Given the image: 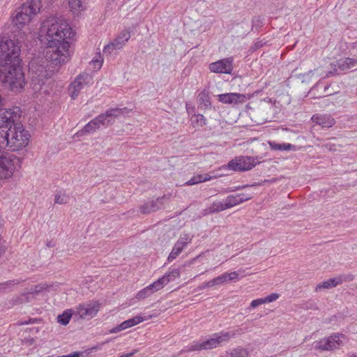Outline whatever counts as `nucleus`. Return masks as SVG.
Returning a JSON list of instances; mask_svg holds the SVG:
<instances>
[{"label": "nucleus", "instance_id": "obj_22", "mask_svg": "<svg viewBox=\"0 0 357 357\" xmlns=\"http://www.w3.org/2000/svg\"><path fill=\"white\" fill-rule=\"evenodd\" d=\"M227 206L225 201L223 202H214L209 207L206 209L207 213H214L227 209Z\"/></svg>", "mask_w": 357, "mask_h": 357}, {"label": "nucleus", "instance_id": "obj_8", "mask_svg": "<svg viewBox=\"0 0 357 357\" xmlns=\"http://www.w3.org/2000/svg\"><path fill=\"white\" fill-rule=\"evenodd\" d=\"M91 81V76L87 73L79 75L68 87V93L72 99H75L81 91L88 86Z\"/></svg>", "mask_w": 357, "mask_h": 357}, {"label": "nucleus", "instance_id": "obj_10", "mask_svg": "<svg viewBox=\"0 0 357 357\" xmlns=\"http://www.w3.org/2000/svg\"><path fill=\"white\" fill-rule=\"evenodd\" d=\"M233 59L227 58L211 63L209 65V70L213 73L230 74L233 69Z\"/></svg>", "mask_w": 357, "mask_h": 357}, {"label": "nucleus", "instance_id": "obj_11", "mask_svg": "<svg viewBox=\"0 0 357 357\" xmlns=\"http://www.w3.org/2000/svg\"><path fill=\"white\" fill-rule=\"evenodd\" d=\"M99 311V304L96 302L79 305L77 312L83 319H90L95 317Z\"/></svg>", "mask_w": 357, "mask_h": 357}, {"label": "nucleus", "instance_id": "obj_48", "mask_svg": "<svg viewBox=\"0 0 357 357\" xmlns=\"http://www.w3.org/2000/svg\"><path fill=\"white\" fill-rule=\"evenodd\" d=\"M326 149H328L329 151H335V145L332 144L331 143H326L323 145Z\"/></svg>", "mask_w": 357, "mask_h": 357}, {"label": "nucleus", "instance_id": "obj_39", "mask_svg": "<svg viewBox=\"0 0 357 357\" xmlns=\"http://www.w3.org/2000/svg\"><path fill=\"white\" fill-rule=\"evenodd\" d=\"M191 241L192 238L188 234H185L183 236H181L177 242L183 243V248H185Z\"/></svg>", "mask_w": 357, "mask_h": 357}, {"label": "nucleus", "instance_id": "obj_40", "mask_svg": "<svg viewBox=\"0 0 357 357\" xmlns=\"http://www.w3.org/2000/svg\"><path fill=\"white\" fill-rule=\"evenodd\" d=\"M23 294L26 298V303L31 302L36 297L30 289H29L27 291L23 292Z\"/></svg>", "mask_w": 357, "mask_h": 357}, {"label": "nucleus", "instance_id": "obj_2", "mask_svg": "<svg viewBox=\"0 0 357 357\" xmlns=\"http://www.w3.org/2000/svg\"><path fill=\"white\" fill-rule=\"evenodd\" d=\"M21 62L5 63L1 60L0 82L5 89L14 93H20L24 89L26 82Z\"/></svg>", "mask_w": 357, "mask_h": 357}, {"label": "nucleus", "instance_id": "obj_34", "mask_svg": "<svg viewBox=\"0 0 357 357\" xmlns=\"http://www.w3.org/2000/svg\"><path fill=\"white\" fill-rule=\"evenodd\" d=\"M225 201L228 208L241 204L240 201L238 200V195H229L225 199Z\"/></svg>", "mask_w": 357, "mask_h": 357}, {"label": "nucleus", "instance_id": "obj_3", "mask_svg": "<svg viewBox=\"0 0 357 357\" xmlns=\"http://www.w3.org/2000/svg\"><path fill=\"white\" fill-rule=\"evenodd\" d=\"M61 64H56L52 61L47 60L46 59V51L45 52L44 59H38L31 61L29 68L31 83L34 85V87L37 89V86L40 87L44 84L45 80L57 70L56 67Z\"/></svg>", "mask_w": 357, "mask_h": 357}, {"label": "nucleus", "instance_id": "obj_57", "mask_svg": "<svg viewBox=\"0 0 357 357\" xmlns=\"http://www.w3.org/2000/svg\"><path fill=\"white\" fill-rule=\"evenodd\" d=\"M266 182H269V181L268 180H264V183H266Z\"/></svg>", "mask_w": 357, "mask_h": 357}, {"label": "nucleus", "instance_id": "obj_18", "mask_svg": "<svg viewBox=\"0 0 357 357\" xmlns=\"http://www.w3.org/2000/svg\"><path fill=\"white\" fill-rule=\"evenodd\" d=\"M159 284H160V282L155 281L153 283L149 284L144 289L139 291L137 293L136 298L137 299H144V298H147L148 296H151L154 292L161 289V287H160Z\"/></svg>", "mask_w": 357, "mask_h": 357}, {"label": "nucleus", "instance_id": "obj_51", "mask_svg": "<svg viewBox=\"0 0 357 357\" xmlns=\"http://www.w3.org/2000/svg\"><path fill=\"white\" fill-rule=\"evenodd\" d=\"M4 98L2 97V96L0 94V109H3L2 107L4 105Z\"/></svg>", "mask_w": 357, "mask_h": 357}, {"label": "nucleus", "instance_id": "obj_14", "mask_svg": "<svg viewBox=\"0 0 357 357\" xmlns=\"http://www.w3.org/2000/svg\"><path fill=\"white\" fill-rule=\"evenodd\" d=\"M146 320V319H144L142 317L140 316H136L133 318L129 319L126 321H123L121 324L119 326L112 328L109 331L110 333H119L123 330L127 329L130 327L134 326L143 321Z\"/></svg>", "mask_w": 357, "mask_h": 357}, {"label": "nucleus", "instance_id": "obj_53", "mask_svg": "<svg viewBox=\"0 0 357 357\" xmlns=\"http://www.w3.org/2000/svg\"><path fill=\"white\" fill-rule=\"evenodd\" d=\"M317 86H318V84H316V86H314V87H313L310 91L309 93H312L314 91L315 87H317Z\"/></svg>", "mask_w": 357, "mask_h": 357}, {"label": "nucleus", "instance_id": "obj_45", "mask_svg": "<svg viewBox=\"0 0 357 357\" xmlns=\"http://www.w3.org/2000/svg\"><path fill=\"white\" fill-rule=\"evenodd\" d=\"M337 278H341L342 280V282L344 281H352L354 279V276L353 275H339Z\"/></svg>", "mask_w": 357, "mask_h": 357}, {"label": "nucleus", "instance_id": "obj_13", "mask_svg": "<svg viewBox=\"0 0 357 357\" xmlns=\"http://www.w3.org/2000/svg\"><path fill=\"white\" fill-rule=\"evenodd\" d=\"M247 98L244 94L237 93H228L218 96V100L225 104L243 103Z\"/></svg>", "mask_w": 357, "mask_h": 357}, {"label": "nucleus", "instance_id": "obj_9", "mask_svg": "<svg viewBox=\"0 0 357 357\" xmlns=\"http://www.w3.org/2000/svg\"><path fill=\"white\" fill-rule=\"evenodd\" d=\"M340 337H344L342 334H334L328 337H325L315 342V349L321 351H332L339 348L342 342Z\"/></svg>", "mask_w": 357, "mask_h": 357}, {"label": "nucleus", "instance_id": "obj_15", "mask_svg": "<svg viewBox=\"0 0 357 357\" xmlns=\"http://www.w3.org/2000/svg\"><path fill=\"white\" fill-rule=\"evenodd\" d=\"M126 108H111L106 111L105 114H101L99 116H102V126H107L112 125L113 121L112 119L119 117L121 114H123Z\"/></svg>", "mask_w": 357, "mask_h": 357}, {"label": "nucleus", "instance_id": "obj_26", "mask_svg": "<svg viewBox=\"0 0 357 357\" xmlns=\"http://www.w3.org/2000/svg\"><path fill=\"white\" fill-rule=\"evenodd\" d=\"M193 127H202L206 125V119L202 114H195L191 118Z\"/></svg>", "mask_w": 357, "mask_h": 357}, {"label": "nucleus", "instance_id": "obj_43", "mask_svg": "<svg viewBox=\"0 0 357 357\" xmlns=\"http://www.w3.org/2000/svg\"><path fill=\"white\" fill-rule=\"evenodd\" d=\"M278 297H279V296L278 294L273 293V294H271V295L266 296V298H264V300L265 301V303H271V302H273V301H275L276 299H278Z\"/></svg>", "mask_w": 357, "mask_h": 357}, {"label": "nucleus", "instance_id": "obj_52", "mask_svg": "<svg viewBox=\"0 0 357 357\" xmlns=\"http://www.w3.org/2000/svg\"><path fill=\"white\" fill-rule=\"evenodd\" d=\"M211 283V280L203 284L202 285V288H208V287H213V285H211L209 284Z\"/></svg>", "mask_w": 357, "mask_h": 357}, {"label": "nucleus", "instance_id": "obj_24", "mask_svg": "<svg viewBox=\"0 0 357 357\" xmlns=\"http://www.w3.org/2000/svg\"><path fill=\"white\" fill-rule=\"evenodd\" d=\"M183 243L181 242H176L175 243L172 252L168 256L167 260L169 261H173L183 251V250L184 249Z\"/></svg>", "mask_w": 357, "mask_h": 357}, {"label": "nucleus", "instance_id": "obj_49", "mask_svg": "<svg viewBox=\"0 0 357 357\" xmlns=\"http://www.w3.org/2000/svg\"><path fill=\"white\" fill-rule=\"evenodd\" d=\"M92 62L94 64L95 68H100L102 66V61H100L99 60H93Z\"/></svg>", "mask_w": 357, "mask_h": 357}, {"label": "nucleus", "instance_id": "obj_20", "mask_svg": "<svg viewBox=\"0 0 357 357\" xmlns=\"http://www.w3.org/2000/svg\"><path fill=\"white\" fill-rule=\"evenodd\" d=\"M180 275V271L178 268H174L169 273H167L162 278H159L157 282H160V287L163 288L165 285L168 284L170 281L174 280L176 278H178Z\"/></svg>", "mask_w": 357, "mask_h": 357}, {"label": "nucleus", "instance_id": "obj_54", "mask_svg": "<svg viewBox=\"0 0 357 357\" xmlns=\"http://www.w3.org/2000/svg\"><path fill=\"white\" fill-rule=\"evenodd\" d=\"M348 357H357V356L355 354H351V355H349Z\"/></svg>", "mask_w": 357, "mask_h": 357}, {"label": "nucleus", "instance_id": "obj_6", "mask_svg": "<svg viewBox=\"0 0 357 357\" xmlns=\"http://www.w3.org/2000/svg\"><path fill=\"white\" fill-rule=\"evenodd\" d=\"M21 109L18 107H14L8 109H0V129L8 130L13 128L15 125L20 123Z\"/></svg>", "mask_w": 357, "mask_h": 357}, {"label": "nucleus", "instance_id": "obj_46", "mask_svg": "<svg viewBox=\"0 0 357 357\" xmlns=\"http://www.w3.org/2000/svg\"><path fill=\"white\" fill-rule=\"evenodd\" d=\"M37 321V319H29L28 321H22V322H18V325L19 326H22V325H25V324H33L35 322Z\"/></svg>", "mask_w": 357, "mask_h": 357}, {"label": "nucleus", "instance_id": "obj_23", "mask_svg": "<svg viewBox=\"0 0 357 357\" xmlns=\"http://www.w3.org/2000/svg\"><path fill=\"white\" fill-rule=\"evenodd\" d=\"M198 101L200 108L206 109L211 106V101L209 96L205 91H202L198 95Z\"/></svg>", "mask_w": 357, "mask_h": 357}, {"label": "nucleus", "instance_id": "obj_7", "mask_svg": "<svg viewBox=\"0 0 357 357\" xmlns=\"http://www.w3.org/2000/svg\"><path fill=\"white\" fill-rule=\"evenodd\" d=\"M257 163L259 162H256L253 157L238 156L229 161L227 167L236 172H245L252 169Z\"/></svg>", "mask_w": 357, "mask_h": 357}, {"label": "nucleus", "instance_id": "obj_47", "mask_svg": "<svg viewBox=\"0 0 357 357\" xmlns=\"http://www.w3.org/2000/svg\"><path fill=\"white\" fill-rule=\"evenodd\" d=\"M82 354L81 352H74L73 354H70L68 355H64V356H57V357H79L80 355Z\"/></svg>", "mask_w": 357, "mask_h": 357}, {"label": "nucleus", "instance_id": "obj_16", "mask_svg": "<svg viewBox=\"0 0 357 357\" xmlns=\"http://www.w3.org/2000/svg\"><path fill=\"white\" fill-rule=\"evenodd\" d=\"M102 116H98L89 122L82 130H79L77 134L78 136H83L86 133L95 132L98 129L100 125L102 126Z\"/></svg>", "mask_w": 357, "mask_h": 357}, {"label": "nucleus", "instance_id": "obj_56", "mask_svg": "<svg viewBox=\"0 0 357 357\" xmlns=\"http://www.w3.org/2000/svg\"><path fill=\"white\" fill-rule=\"evenodd\" d=\"M275 181H276V178H274V179L271 180V182H274Z\"/></svg>", "mask_w": 357, "mask_h": 357}, {"label": "nucleus", "instance_id": "obj_55", "mask_svg": "<svg viewBox=\"0 0 357 357\" xmlns=\"http://www.w3.org/2000/svg\"><path fill=\"white\" fill-rule=\"evenodd\" d=\"M331 73H332V72H329L328 73H327V74H326V77H328V75H329L330 74H331Z\"/></svg>", "mask_w": 357, "mask_h": 357}, {"label": "nucleus", "instance_id": "obj_27", "mask_svg": "<svg viewBox=\"0 0 357 357\" xmlns=\"http://www.w3.org/2000/svg\"><path fill=\"white\" fill-rule=\"evenodd\" d=\"M338 65L339 67L342 70L350 68L357 65V59L346 58L345 60L340 61Z\"/></svg>", "mask_w": 357, "mask_h": 357}, {"label": "nucleus", "instance_id": "obj_33", "mask_svg": "<svg viewBox=\"0 0 357 357\" xmlns=\"http://www.w3.org/2000/svg\"><path fill=\"white\" fill-rule=\"evenodd\" d=\"M68 4L74 13L83 10L82 1V0H69Z\"/></svg>", "mask_w": 357, "mask_h": 357}, {"label": "nucleus", "instance_id": "obj_12", "mask_svg": "<svg viewBox=\"0 0 357 357\" xmlns=\"http://www.w3.org/2000/svg\"><path fill=\"white\" fill-rule=\"evenodd\" d=\"M169 197L167 195H164L158 197L156 200L148 202L139 207V211L143 214H149L155 212L163 208L165 199H168Z\"/></svg>", "mask_w": 357, "mask_h": 357}, {"label": "nucleus", "instance_id": "obj_5", "mask_svg": "<svg viewBox=\"0 0 357 357\" xmlns=\"http://www.w3.org/2000/svg\"><path fill=\"white\" fill-rule=\"evenodd\" d=\"M233 336H234V333L230 334L227 332L215 333L210 339L206 340L203 342H194L191 345L187 347L185 351L190 352L216 348L220 346L222 343L228 342Z\"/></svg>", "mask_w": 357, "mask_h": 357}, {"label": "nucleus", "instance_id": "obj_4", "mask_svg": "<svg viewBox=\"0 0 357 357\" xmlns=\"http://www.w3.org/2000/svg\"><path fill=\"white\" fill-rule=\"evenodd\" d=\"M40 0H29L23 3L13 17L12 24L17 29L21 30L31 20L32 17L40 10Z\"/></svg>", "mask_w": 357, "mask_h": 357}, {"label": "nucleus", "instance_id": "obj_35", "mask_svg": "<svg viewBox=\"0 0 357 357\" xmlns=\"http://www.w3.org/2000/svg\"><path fill=\"white\" fill-rule=\"evenodd\" d=\"M69 199V197L66 194L59 192L55 195L54 202L59 204H65L68 203Z\"/></svg>", "mask_w": 357, "mask_h": 357}, {"label": "nucleus", "instance_id": "obj_29", "mask_svg": "<svg viewBox=\"0 0 357 357\" xmlns=\"http://www.w3.org/2000/svg\"><path fill=\"white\" fill-rule=\"evenodd\" d=\"M270 146L273 150L289 151L294 148L291 144H277L275 142H270Z\"/></svg>", "mask_w": 357, "mask_h": 357}, {"label": "nucleus", "instance_id": "obj_19", "mask_svg": "<svg viewBox=\"0 0 357 357\" xmlns=\"http://www.w3.org/2000/svg\"><path fill=\"white\" fill-rule=\"evenodd\" d=\"M342 283V280L341 278H331L326 281H324L319 284H318L315 288L316 291H321L324 289H331L333 287H335L338 284Z\"/></svg>", "mask_w": 357, "mask_h": 357}, {"label": "nucleus", "instance_id": "obj_58", "mask_svg": "<svg viewBox=\"0 0 357 357\" xmlns=\"http://www.w3.org/2000/svg\"><path fill=\"white\" fill-rule=\"evenodd\" d=\"M328 88V86H325L324 90L326 91Z\"/></svg>", "mask_w": 357, "mask_h": 357}, {"label": "nucleus", "instance_id": "obj_41", "mask_svg": "<svg viewBox=\"0 0 357 357\" xmlns=\"http://www.w3.org/2000/svg\"><path fill=\"white\" fill-rule=\"evenodd\" d=\"M224 275L225 276L227 281L237 279L238 277V273L236 271L230 273H225Z\"/></svg>", "mask_w": 357, "mask_h": 357}, {"label": "nucleus", "instance_id": "obj_36", "mask_svg": "<svg viewBox=\"0 0 357 357\" xmlns=\"http://www.w3.org/2000/svg\"><path fill=\"white\" fill-rule=\"evenodd\" d=\"M20 281L17 280H8L5 282L0 283V292H4L7 289L10 288L15 284H20Z\"/></svg>", "mask_w": 357, "mask_h": 357}, {"label": "nucleus", "instance_id": "obj_31", "mask_svg": "<svg viewBox=\"0 0 357 357\" xmlns=\"http://www.w3.org/2000/svg\"><path fill=\"white\" fill-rule=\"evenodd\" d=\"M248 354L245 349L236 348L233 349L227 357H248Z\"/></svg>", "mask_w": 357, "mask_h": 357}, {"label": "nucleus", "instance_id": "obj_28", "mask_svg": "<svg viewBox=\"0 0 357 357\" xmlns=\"http://www.w3.org/2000/svg\"><path fill=\"white\" fill-rule=\"evenodd\" d=\"M50 286L46 283H40L30 287V290L37 296L45 290H47Z\"/></svg>", "mask_w": 357, "mask_h": 357}, {"label": "nucleus", "instance_id": "obj_30", "mask_svg": "<svg viewBox=\"0 0 357 357\" xmlns=\"http://www.w3.org/2000/svg\"><path fill=\"white\" fill-rule=\"evenodd\" d=\"M24 303H26V298L23 293L20 294V295H15L14 296L10 301H9V305L10 306H15L17 305H21Z\"/></svg>", "mask_w": 357, "mask_h": 357}, {"label": "nucleus", "instance_id": "obj_50", "mask_svg": "<svg viewBox=\"0 0 357 357\" xmlns=\"http://www.w3.org/2000/svg\"><path fill=\"white\" fill-rule=\"evenodd\" d=\"M248 186V185L237 186V187L235 188V189L228 190H227V192H233V191H235V190H241V189L245 188H246Z\"/></svg>", "mask_w": 357, "mask_h": 357}, {"label": "nucleus", "instance_id": "obj_38", "mask_svg": "<svg viewBox=\"0 0 357 357\" xmlns=\"http://www.w3.org/2000/svg\"><path fill=\"white\" fill-rule=\"evenodd\" d=\"M114 50H119L115 44L112 42L105 46L103 49V53L107 54H110L113 52Z\"/></svg>", "mask_w": 357, "mask_h": 357}, {"label": "nucleus", "instance_id": "obj_1", "mask_svg": "<svg viewBox=\"0 0 357 357\" xmlns=\"http://www.w3.org/2000/svg\"><path fill=\"white\" fill-rule=\"evenodd\" d=\"M75 36L67 21L61 16H50L41 24L40 40L47 43L46 59L56 64L66 63L70 56V42Z\"/></svg>", "mask_w": 357, "mask_h": 357}, {"label": "nucleus", "instance_id": "obj_44", "mask_svg": "<svg viewBox=\"0 0 357 357\" xmlns=\"http://www.w3.org/2000/svg\"><path fill=\"white\" fill-rule=\"evenodd\" d=\"M264 303H265V301H264V298L255 299L251 302L250 307L252 308H255V307H258L259 305L264 304Z\"/></svg>", "mask_w": 357, "mask_h": 357}, {"label": "nucleus", "instance_id": "obj_32", "mask_svg": "<svg viewBox=\"0 0 357 357\" xmlns=\"http://www.w3.org/2000/svg\"><path fill=\"white\" fill-rule=\"evenodd\" d=\"M72 317V314L70 310H66L63 314H59L57 317L58 322L63 325H67Z\"/></svg>", "mask_w": 357, "mask_h": 357}, {"label": "nucleus", "instance_id": "obj_17", "mask_svg": "<svg viewBox=\"0 0 357 357\" xmlns=\"http://www.w3.org/2000/svg\"><path fill=\"white\" fill-rule=\"evenodd\" d=\"M312 120L322 128H331L335 123V119L329 115L314 114L312 116Z\"/></svg>", "mask_w": 357, "mask_h": 357}, {"label": "nucleus", "instance_id": "obj_37", "mask_svg": "<svg viewBox=\"0 0 357 357\" xmlns=\"http://www.w3.org/2000/svg\"><path fill=\"white\" fill-rule=\"evenodd\" d=\"M225 282H227V280H226L225 276L223 273L222 275L211 280V283L209 284L213 285V286L219 285V284H223Z\"/></svg>", "mask_w": 357, "mask_h": 357}, {"label": "nucleus", "instance_id": "obj_21", "mask_svg": "<svg viewBox=\"0 0 357 357\" xmlns=\"http://www.w3.org/2000/svg\"><path fill=\"white\" fill-rule=\"evenodd\" d=\"M130 38V32L129 30L122 31L116 38L113 40L116 47L119 50L128 41Z\"/></svg>", "mask_w": 357, "mask_h": 357}, {"label": "nucleus", "instance_id": "obj_25", "mask_svg": "<svg viewBox=\"0 0 357 357\" xmlns=\"http://www.w3.org/2000/svg\"><path fill=\"white\" fill-rule=\"evenodd\" d=\"M211 178V177L209 176L208 174H199L191 178L188 181L185 183V184L188 185H192L202 182L209 181Z\"/></svg>", "mask_w": 357, "mask_h": 357}, {"label": "nucleus", "instance_id": "obj_42", "mask_svg": "<svg viewBox=\"0 0 357 357\" xmlns=\"http://www.w3.org/2000/svg\"><path fill=\"white\" fill-rule=\"evenodd\" d=\"M238 197V200L241 203H243V202L250 200L252 198L251 195L245 194V193H240L237 194Z\"/></svg>", "mask_w": 357, "mask_h": 357}]
</instances>
